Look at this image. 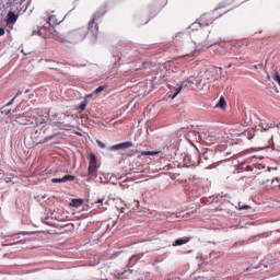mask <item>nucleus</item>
Returning a JSON list of instances; mask_svg holds the SVG:
<instances>
[{
  "label": "nucleus",
  "instance_id": "obj_1",
  "mask_svg": "<svg viewBox=\"0 0 280 280\" xmlns=\"http://www.w3.org/2000/svg\"><path fill=\"white\" fill-rule=\"evenodd\" d=\"M220 16H222V13H218V9L209 13H203L200 15L197 22L192 23L191 28L196 30V27H209V25H213V22L217 21V19H220Z\"/></svg>",
  "mask_w": 280,
  "mask_h": 280
},
{
  "label": "nucleus",
  "instance_id": "obj_2",
  "mask_svg": "<svg viewBox=\"0 0 280 280\" xmlns=\"http://www.w3.org/2000/svg\"><path fill=\"white\" fill-rule=\"evenodd\" d=\"M89 36V31L85 27L72 30L66 35L67 43H82Z\"/></svg>",
  "mask_w": 280,
  "mask_h": 280
},
{
  "label": "nucleus",
  "instance_id": "obj_3",
  "mask_svg": "<svg viewBox=\"0 0 280 280\" xmlns=\"http://www.w3.org/2000/svg\"><path fill=\"white\" fill-rule=\"evenodd\" d=\"M75 120V117L73 115H63V120H59L54 122L57 128H60L61 130H69L70 128H73V121Z\"/></svg>",
  "mask_w": 280,
  "mask_h": 280
},
{
  "label": "nucleus",
  "instance_id": "obj_4",
  "mask_svg": "<svg viewBox=\"0 0 280 280\" xmlns=\"http://www.w3.org/2000/svg\"><path fill=\"white\" fill-rule=\"evenodd\" d=\"M88 176L91 178H93V176H97V156L95 153H91L90 155Z\"/></svg>",
  "mask_w": 280,
  "mask_h": 280
},
{
  "label": "nucleus",
  "instance_id": "obj_5",
  "mask_svg": "<svg viewBox=\"0 0 280 280\" xmlns=\"http://www.w3.org/2000/svg\"><path fill=\"white\" fill-rule=\"evenodd\" d=\"M88 34H92L93 38H97L100 34V24H97V21L90 19L88 23Z\"/></svg>",
  "mask_w": 280,
  "mask_h": 280
},
{
  "label": "nucleus",
  "instance_id": "obj_6",
  "mask_svg": "<svg viewBox=\"0 0 280 280\" xmlns=\"http://www.w3.org/2000/svg\"><path fill=\"white\" fill-rule=\"evenodd\" d=\"M108 12V7L106 4H103L102 7L98 8V10L92 15L91 20L100 22V19L104 16Z\"/></svg>",
  "mask_w": 280,
  "mask_h": 280
},
{
  "label": "nucleus",
  "instance_id": "obj_7",
  "mask_svg": "<svg viewBox=\"0 0 280 280\" xmlns=\"http://www.w3.org/2000/svg\"><path fill=\"white\" fill-rule=\"evenodd\" d=\"M47 121H49V115H43V114H38L35 117V122H31L33 125V128H36L38 126H43V124H47Z\"/></svg>",
  "mask_w": 280,
  "mask_h": 280
},
{
  "label": "nucleus",
  "instance_id": "obj_8",
  "mask_svg": "<svg viewBox=\"0 0 280 280\" xmlns=\"http://www.w3.org/2000/svg\"><path fill=\"white\" fill-rule=\"evenodd\" d=\"M132 145H133L132 142L127 141V142L114 144L113 147H110V150H125L126 148H132Z\"/></svg>",
  "mask_w": 280,
  "mask_h": 280
},
{
  "label": "nucleus",
  "instance_id": "obj_9",
  "mask_svg": "<svg viewBox=\"0 0 280 280\" xmlns=\"http://www.w3.org/2000/svg\"><path fill=\"white\" fill-rule=\"evenodd\" d=\"M71 180H75V176H73V175H65L61 178H52L51 183H67V182H71Z\"/></svg>",
  "mask_w": 280,
  "mask_h": 280
},
{
  "label": "nucleus",
  "instance_id": "obj_10",
  "mask_svg": "<svg viewBox=\"0 0 280 280\" xmlns=\"http://www.w3.org/2000/svg\"><path fill=\"white\" fill-rule=\"evenodd\" d=\"M48 23L49 25H60V23H62V18H58V15L51 14L48 18Z\"/></svg>",
  "mask_w": 280,
  "mask_h": 280
},
{
  "label": "nucleus",
  "instance_id": "obj_11",
  "mask_svg": "<svg viewBox=\"0 0 280 280\" xmlns=\"http://www.w3.org/2000/svg\"><path fill=\"white\" fill-rule=\"evenodd\" d=\"M49 27L47 26H42L38 31L39 36H42V38H50V34H49Z\"/></svg>",
  "mask_w": 280,
  "mask_h": 280
},
{
  "label": "nucleus",
  "instance_id": "obj_12",
  "mask_svg": "<svg viewBox=\"0 0 280 280\" xmlns=\"http://www.w3.org/2000/svg\"><path fill=\"white\" fill-rule=\"evenodd\" d=\"M202 139L203 141H206V143H209V144L213 143L214 141L213 137L207 136L205 132L199 133V141H202Z\"/></svg>",
  "mask_w": 280,
  "mask_h": 280
},
{
  "label": "nucleus",
  "instance_id": "obj_13",
  "mask_svg": "<svg viewBox=\"0 0 280 280\" xmlns=\"http://www.w3.org/2000/svg\"><path fill=\"white\" fill-rule=\"evenodd\" d=\"M189 242V237L185 236L183 238H178L173 243V246H183Z\"/></svg>",
  "mask_w": 280,
  "mask_h": 280
},
{
  "label": "nucleus",
  "instance_id": "obj_14",
  "mask_svg": "<svg viewBox=\"0 0 280 280\" xmlns=\"http://www.w3.org/2000/svg\"><path fill=\"white\" fill-rule=\"evenodd\" d=\"M16 19H19V16L14 14V12L8 13V23H16Z\"/></svg>",
  "mask_w": 280,
  "mask_h": 280
},
{
  "label": "nucleus",
  "instance_id": "obj_15",
  "mask_svg": "<svg viewBox=\"0 0 280 280\" xmlns=\"http://www.w3.org/2000/svg\"><path fill=\"white\" fill-rule=\"evenodd\" d=\"M156 154H160L159 151H142L141 156H156Z\"/></svg>",
  "mask_w": 280,
  "mask_h": 280
},
{
  "label": "nucleus",
  "instance_id": "obj_16",
  "mask_svg": "<svg viewBox=\"0 0 280 280\" xmlns=\"http://www.w3.org/2000/svg\"><path fill=\"white\" fill-rule=\"evenodd\" d=\"M83 202L84 201L82 199H72L70 205H71V207H82Z\"/></svg>",
  "mask_w": 280,
  "mask_h": 280
},
{
  "label": "nucleus",
  "instance_id": "obj_17",
  "mask_svg": "<svg viewBox=\"0 0 280 280\" xmlns=\"http://www.w3.org/2000/svg\"><path fill=\"white\" fill-rule=\"evenodd\" d=\"M219 108H226V100H224V96H221L218 103Z\"/></svg>",
  "mask_w": 280,
  "mask_h": 280
},
{
  "label": "nucleus",
  "instance_id": "obj_18",
  "mask_svg": "<svg viewBox=\"0 0 280 280\" xmlns=\"http://www.w3.org/2000/svg\"><path fill=\"white\" fill-rule=\"evenodd\" d=\"M48 32L50 34V38H51V36H56L58 34V32L56 31V28L51 24H49V26H48Z\"/></svg>",
  "mask_w": 280,
  "mask_h": 280
},
{
  "label": "nucleus",
  "instance_id": "obj_19",
  "mask_svg": "<svg viewBox=\"0 0 280 280\" xmlns=\"http://www.w3.org/2000/svg\"><path fill=\"white\" fill-rule=\"evenodd\" d=\"M237 209L240 211H244V210L246 211V210L250 209V206L240 202L238 206H237Z\"/></svg>",
  "mask_w": 280,
  "mask_h": 280
},
{
  "label": "nucleus",
  "instance_id": "obj_20",
  "mask_svg": "<svg viewBox=\"0 0 280 280\" xmlns=\"http://www.w3.org/2000/svg\"><path fill=\"white\" fill-rule=\"evenodd\" d=\"M89 102L84 101L83 103L80 104L79 108L80 110H86V106H88Z\"/></svg>",
  "mask_w": 280,
  "mask_h": 280
},
{
  "label": "nucleus",
  "instance_id": "obj_21",
  "mask_svg": "<svg viewBox=\"0 0 280 280\" xmlns=\"http://www.w3.org/2000/svg\"><path fill=\"white\" fill-rule=\"evenodd\" d=\"M183 91V86H178L176 89V92L174 93V95L172 96V100H174V97H176L178 95V93H180Z\"/></svg>",
  "mask_w": 280,
  "mask_h": 280
},
{
  "label": "nucleus",
  "instance_id": "obj_22",
  "mask_svg": "<svg viewBox=\"0 0 280 280\" xmlns=\"http://www.w3.org/2000/svg\"><path fill=\"white\" fill-rule=\"evenodd\" d=\"M104 89H106V86H104V85H100L95 91H94V93H102V91H104Z\"/></svg>",
  "mask_w": 280,
  "mask_h": 280
},
{
  "label": "nucleus",
  "instance_id": "obj_23",
  "mask_svg": "<svg viewBox=\"0 0 280 280\" xmlns=\"http://www.w3.org/2000/svg\"><path fill=\"white\" fill-rule=\"evenodd\" d=\"M273 80L276 81V82H280V74H279V72H276L275 73V75H273Z\"/></svg>",
  "mask_w": 280,
  "mask_h": 280
},
{
  "label": "nucleus",
  "instance_id": "obj_24",
  "mask_svg": "<svg viewBox=\"0 0 280 280\" xmlns=\"http://www.w3.org/2000/svg\"><path fill=\"white\" fill-rule=\"evenodd\" d=\"M254 69L261 70V69H264V65L262 63L255 65Z\"/></svg>",
  "mask_w": 280,
  "mask_h": 280
},
{
  "label": "nucleus",
  "instance_id": "obj_25",
  "mask_svg": "<svg viewBox=\"0 0 280 280\" xmlns=\"http://www.w3.org/2000/svg\"><path fill=\"white\" fill-rule=\"evenodd\" d=\"M97 145H100L102 149L106 148V144H104V142L97 140L96 141Z\"/></svg>",
  "mask_w": 280,
  "mask_h": 280
},
{
  "label": "nucleus",
  "instance_id": "obj_26",
  "mask_svg": "<svg viewBox=\"0 0 280 280\" xmlns=\"http://www.w3.org/2000/svg\"><path fill=\"white\" fill-rule=\"evenodd\" d=\"M21 95H23V92L22 91H18V93L14 96V100H16V97H21Z\"/></svg>",
  "mask_w": 280,
  "mask_h": 280
},
{
  "label": "nucleus",
  "instance_id": "obj_27",
  "mask_svg": "<svg viewBox=\"0 0 280 280\" xmlns=\"http://www.w3.org/2000/svg\"><path fill=\"white\" fill-rule=\"evenodd\" d=\"M205 74H206L207 80H210L209 75L211 74V71L207 70V71L205 72Z\"/></svg>",
  "mask_w": 280,
  "mask_h": 280
},
{
  "label": "nucleus",
  "instance_id": "obj_28",
  "mask_svg": "<svg viewBox=\"0 0 280 280\" xmlns=\"http://www.w3.org/2000/svg\"><path fill=\"white\" fill-rule=\"evenodd\" d=\"M14 100L16 98L13 97L5 106H12L14 104Z\"/></svg>",
  "mask_w": 280,
  "mask_h": 280
},
{
  "label": "nucleus",
  "instance_id": "obj_29",
  "mask_svg": "<svg viewBox=\"0 0 280 280\" xmlns=\"http://www.w3.org/2000/svg\"><path fill=\"white\" fill-rule=\"evenodd\" d=\"M2 115H10V109L1 110Z\"/></svg>",
  "mask_w": 280,
  "mask_h": 280
},
{
  "label": "nucleus",
  "instance_id": "obj_30",
  "mask_svg": "<svg viewBox=\"0 0 280 280\" xmlns=\"http://www.w3.org/2000/svg\"><path fill=\"white\" fill-rule=\"evenodd\" d=\"M5 34V30L4 28H0V36H3Z\"/></svg>",
  "mask_w": 280,
  "mask_h": 280
},
{
  "label": "nucleus",
  "instance_id": "obj_31",
  "mask_svg": "<svg viewBox=\"0 0 280 280\" xmlns=\"http://www.w3.org/2000/svg\"><path fill=\"white\" fill-rule=\"evenodd\" d=\"M104 202V199H98L97 201H96V205L98 203V205H102Z\"/></svg>",
  "mask_w": 280,
  "mask_h": 280
},
{
  "label": "nucleus",
  "instance_id": "obj_32",
  "mask_svg": "<svg viewBox=\"0 0 280 280\" xmlns=\"http://www.w3.org/2000/svg\"><path fill=\"white\" fill-rule=\"evenodd\" d=\"M212 44H205L203 47H206L207 49H209V47H211Z\"/></svg>",
  "mask_w": 280,
  "mask_h": 280
},
{
  "label": "nucleus",
  "instance_id": "obj_33",
  "mask_svg": "<svg viewBox=\"0 0 280 280\" xmlns=\"http://www.w3.org/2000/svg\"><path fill=\"white\" fill-rule=\"evenodd\" d=\"M23 126H30V122H21Z\"/></svg>",
  "mask_w": 280,
  "mask_h": 280
},
{
  "label": "nucleus",
  "instance_id": "obj_34",
  "mask_svg": "<svg viewBox=\"0 0 280 280\" xmlns=\"http://www.w3.org/2000/svg\"><path fill=\"white\" fill-rule=\"evenodd\" d=\"M248 270H253V267H247V268H246V271H248Z\"/></svg>",
  "mask_w": 280,
  "mask_h": 280
},
{
  "label": "nucleus",
  "instance_id": "obj_35",
  "mask_svg": "<svg viewBox=\"0 0 280 280\" xmlns=\"http://www.w3.org/2000/svg\"><path fill=\"white\" fill-rule=\"evenodd\" d=\"M13 234H9L8 237H12Z\"/></svg>",
  "mask_w": 280,
  "mask_h": 280
}]
</instances>
